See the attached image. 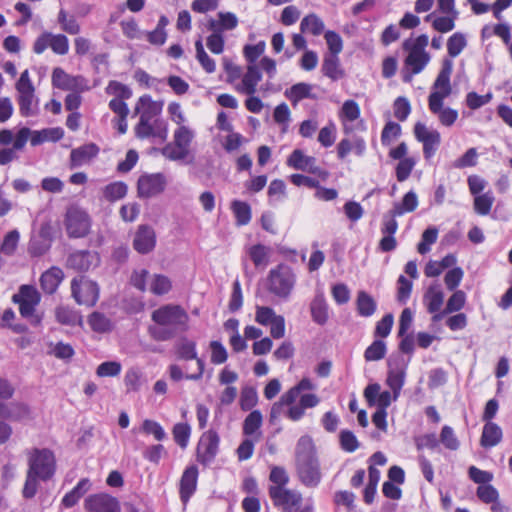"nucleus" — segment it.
<instances>
[{
    "mask_svg": "<svg viewBox=\"0 0 512 512\" xmlns=\"http://www.w3.org/2000/svg\"><path fill=\"white\" fill-rule=\"evenodd\" d=\"M296 470L300 482L308 488H316L322 479L319 459L312 438L301 436L295 448Z\"/></svg>",
    "mask_w": 512,
    "mask_h": 512,
    "instance_id": "obj_1",
    "label": "nucleus"
},
{
    "mask_svg": "<svg viewBox=\"0 0 512 512\" xmlns=\"http://www.w3.org/2000/svg\"><path fill=\"white\" fill-rule=\"evenodd\" d=\"M296 284V274L287 264L280 263L272 268L267 276L268 291L282 300L289 299Z\"/></svg>",
    "mask_w": 512,
    "mask_h": 512,
    "instance_id": "obj_2",
    "label": "nucleus"
},
{
    "mask_svg": "<svg viewBox=\"0 0 512 512\" xmlns=\"http://www.w3.org/2000/svg\"><path fill=\"white\" fill-rule=\"evenodd\" d=\"M151 319L159 326H169L182 332L188 330L189 315L183 307L177 304L160 306L152 312Z\"/></svg>",
    "mask_w": 512,
    "mask_h": 512,
    "instance_id": "obj_3",
    "label": "nucleus"
},
{
    "mask_svg": "<svg viewBox=\"0 0 512 512\" xmlns=\"http://www.w3.org/2000/svg\"><path fill=\"white\" fill-rule=\"evenodd\" d=\"M30 134L31 130L28 127L20 128L16 134L10 129L0 130V145L8 146L12 143V147L0 149V165H7L17 159L16 152L24 149Z\"/></svg>",
    "mask_w": 512,
    "mask_h": 512,
    "instance_id": "obj_4",
    "label": "nucleus"
},
{
    "mask_svg": "<svg viewBox=\"0 0 512 512\" xmlns=\"http://www.w3.org/2000/svg\"><path fill=\"white\" fill-rule=\"evenodd\" d=\"M27 473L39 478L41 481H47L55 473V457L49 449H33L29 454Z\"/></svg>",
    "mask_w": 512,
    "mask_h": 512,
    "instance_id": "obj_5",
    "label": "nucleus"
},
{
    "mask_svg": "<svg viewBox=\"0 0 512 512\" xmlns=\"http://www.w3.org/2000/svg\"><path fill=\"white\" fill-rule=\"evenodd\" d=\"M18 92V105L23 117L35 116L38 113V99L35 97V89L29 78L28 70L22 72L16 83Z\"/></svg>",
    "mask_w": 512,
    "mask_h": 512,
    "instance_id": "obj_6",
    "label": "nucleus"
},
{
    "mask_svg": "<svg viewBox=\"0 0 512 512\" xmlns=\"http://www.w3.org/2000/svg\"><path fill=\"white\" fill-rule=\"evenodd\" d=\"M452 70V60L448 58L443 59L441 70L433 84V91L428 97V102H430L431 106L438 107L439 105H443L445 98L451 94L452 87L450 84V77Z\"/></svg>",
    "mask_w": 512,
    "mask_h": 512,
    "instance_id": "obj_7",
    "label": "nucleus"
},
{
    "mask_svg": "<svg viewBox=\"0 0 512 512\" xmlns=\"http://www.w3.org/2000/svg\"><path fill=\"white\" fill-rule=\"evenodd\" d=\"M71 292L80 305L93 306L99 298V287L96 282L86 276L75 277L71 281Z\"/></svg>",
    "mask_w": 512,
    "mask_h": 512,
    "instance_id": "obj_8",
    "label": "nucleus"
},
{
    "mask_svg": "<svg viewBox=\"0 0 512 512\" xmlns=\"http://www.w3.org/2000/svg\"><path fill=\"white\" fill-rule=\"evenodd\" d=\"M53 87L76 93L90 90L89 80L82 75H70L62 68L56 67L52 72Z\"/></svg>",
    "mask_w": 512,
    "mask_h": 512,
    "instance_id": "obj_9",
    "label": "nucleus"
},
{
    "mask_svg": "<svg viewBox=\"0 0 512 512\" xmlns=\"http://www.w3.org/2000/svg\"><path fill=\"white\" fill-rule=\"evenodd\" d=\"M269 496L273 505L281 508L283 512H294L302 503V495L300 492L280 486H270Z\"/></svg>",
    "mask_w": 512,
    "mask_h": 512,
    "instance_id": "obj_10",
    "label": "nucleus"
},
{
    "mask_svg": "<svg viewBox=\"0 0 512 512\" xmlns=\"http://www.w3.org/2000/svg\"><path fill=\"white\" fill-rule=\"evenodd\" d=\"M91 228L89 215L80 209H69L66 214V230L70 238L85 237Z\"/></svg>",
    "mask_w": 512,
    "mask_h": 512,
    "instance_id": "obj_11",
    "label": "nucleus"
},
{
    "mask_svg": "<svg viewBox=\"0 0 512 512\" xmlns=\"http://www.w3.org/2000/svg\"><path fill=\"white\" fill-rule=\"evenodd\" d=\"M220 438L215 430H208L201 436L197 447V460L204 466L210 465L219 452Z\"/></svg>",
    "mask_w": 512,
    "mask_h": 512,
    "instance_id": "obj_12",
    "label": "nucleus"
},
{
    "mask_svg": "<svg viewBox=\"0 0 512 512\" xmlns=\"http://www.w3.org/2000/svg\"><path fill=\"white\" fill-rule=\"evenodd\" d=\"M167 185L163 173L143 174L137 182V193L140 198H151L161 194Z\"/></svg>",
    "mask_w": 512,
    "mask_h": 512,
    "instance_id": "obj_13",
    "label": "nucleus"
},
{
    "mask_svg": "<svg viewBox=\"0 0 512 512\" xmlns=\"http://www.w3.org/2000/svg\"><path fill=\"white\" fill-rule=\"evenodd\" d=\"M87 512H121L119 500L107 493L89 495L84 501Z\"/></svg>",
    "mask_w": 512,
    "mask_h": 512,
    "instance_id": "obj_14",
    "label": "nucleus"
},
{
    "mask_svg": "<svg viewBox=\"0 0 512 512\" xmlns=\"http://www.w3.org/2000/svg\"><path fill=\"white\" fill-rule=\"evenodd\" d=\"M157 237L153 227L147 224H141L137 227L133 237L134 250L142 255L149 254L156 246Z\"/></svg>",
    "mask_w": 512,
    "mask_h": 512,
    "instance_id": "obj_15",
    "label": "nucleus"
},
{
    "mask_svg": "<svg viewBox=\"0 0 512 512\" xmlns=\"http://www.w3.org/2000/svg\"><path fill=\"white\" fill-rule=\"evenodd\" d=\"M406 371L407 363H404L403 361H388L386 384L393 393L394 401H396L401 394V390L405 384Z\"/></svg>",
    "mask_w": 512,
    "mask_h": 512,
    "instance_id": "obj_16",
    "label": "nucleus"
},
{
    "mask_svg": "<svg viewBox=\"0 0 512 512\" xmlns=\"http://www.w3.org/2000/svg\"><path fill=\"white\" fill-rule=\"evenodd\" d=\"M414 134L416 139L423 143L425 158L433 156L441 141L440 133L437 130H428L425 124L417 122L414 126Z\"/></svg>",
    "mask_w": 512,
    "mask_h": 512,
    "instance_id": "obj_17",
    "label": "nucleus"
},
{
    "mask_svg": "<svg viewBox=\"0 0 512 512\" xmlns=\"http://www.w3.org/2000/svg\"><path fill=\"white\" fill-rule=\"evenodd\" d=\"M134 130L139 139L157 138L165 141L167 138V127L161 119H155L153 122L139 120Z\"/></svg>",
    "mask_w": 512,
    "mask_h": 512,
    "instance_id": "obj_18",
    "label": "nucleus"
},
{
    "mask_svg": "<svg viewBox=\"0 0 512 512\" xmlns=\"http://www.w3.org/2000/svg\"><path fill=\"white\" fill-rule=\"evenodd\" d=\"M316 159L312 156L305 155L301 150L295 149L287 160L288 166L302 171H307L319 176H326L319 166L315 165Z\"/></svg>",
    "mask_w": 512,
    "mask_h": 512,
    "instance_id": "obj_19",
    "label": "nucleus"
},
{
    "mask_svg": "<svg viewBox=\"0 0 512 512\" xmlns=\"http://www.w3.org/2000/svg\"><path fill=\"white\" fill-rule=\"evenodd\" d=\"M99 263L98 253L90 250H78L71 253L67 259V266L77 271H88Z\"/></svg>",
    "mask_w": 512,
    "mask_h": 512,
    "instance_id": "obj_20",
    "label": "nucleus"
},
{
    "mask_svg": "<svg viewBox=\"0 0 512 512\" xmlns=\"http://www.w3.org/2000/svg\"><path fill=\"white\" fill-rule=\"evenodd\" d=\"M381 387L378 383L369 384L364 389V397L369 406H376L377 409L385 410L391 405L393 393L390 391H380Z\"/></svg>",
    "mask_w": 512,
    "mask_h": 512,
    "instance_id": "obj_21",
    "label": "nucleus"
},
{
    "mask_svg": "<svg viewBox=\"0 0 512 512\" xmlns=\"http://www.w3.org/2000/svg\"><path fill=\"white\" fill-rule=\"evenodd\" d=\"M316 385L309 379V378H303L301 379L298 384L290 388L287 392L282 394L280 397L279 402L274 403L271 409V416H274L276 413V410L281 405H291L295 403L296 399L300 396L301 392L303 391H309V390H315Z\"/></svg>",
    "mask_w": 512,
    "mask_h": 512,
    "instance_id": "obj_22",
    "label": "nucleus"
},
{
    "mask_svg": "<svg viewBox=\"0 0 512 512\" xmlns=\"http://www.w3.org/2000/svg\"><path fill=\"white\" fill-rule=\"evenodd\" d=\"M162 111V105L153 101L150 95L141 96L134 108L135 114H140V121L153 122L159 119L158 116Z\"/></svg>",
    "mask_w": 512,
    "mask_h": 512,
    "instance_id": "obj_23",
    "label": "nucleus"
},
{
    "mask_svg": "<svg viewBox=\"0 0 512 512\" xmlns=\"http://www.w3.org/2000/svg\"><path fill=\"white\" fill-rule=\"evenodd\" d=\"M197 480L198 468L195 465L188 466L181 476L179 489L180 498L184 504L190 500L196 491Z\"/></svg>",
    "mask_w": 512,
    "mask_h": 512,
    "instance_id": "obj_24",
    "label": "nucleus"
},
{
    "mask_svg": "<svg viewBox=\"0 0 512 512\" xmlns=\"http://www.w3.org/2000/svg\"><path fill=\"white\" fill-rule=\"evenodd\" d=\"M99 147L95 143L84 144L72 149L70 153V167L77 168L89 163L99 154Z\"/></svg>",
    "mask_w": 512,
    "mask_h": 512,
    "instance_id": "obj_25",
    "label": "nucleus"
},
{
    "mask_svg": "<svg viewBox=\"0 0 512 512\" xmlns=\"http://www.w3.org/2000/svg\"><path fill=\"white\" fill-rule=\"evenodd\" d=\"M238 18L232 12H219L217 19L210 18L207 22V29L210 32H220L234 30L238 26Z\"/></svg>",
    "mask_w": 512,
    "mask_h": 512,
    "instance_id": "obj_26",
    "label": "nucleus"
},
{
    "mask_svg": "<svg viewBox=\"0 0 512 512\" xmlns=\"http://www.w3.org/2000/svg\"><path fill=\"white\" fill-rule=\"evenodd\" d=\"M63 279L64 273L62 269L56 266H52L44 273H42L40 277L41 289L46 294L52 295L56 292Z\"/></svg>",
    "mask_w": 512,
    "mask_h": 512,
    "instance_id": "obj_27",
    "label": "nucleus"
},
{
    "mask_svg": "<svg viewBox=\"0 0 512 512\" xmlns=\"http://www.w3.org/2000/svg\"><path fill=\"white\" fill-rule=\"evenodd\" d=\"M262 79L260 69L256 65H248L242 78V83L236 87L237 91L246 95H253Z\"/></svg>",
    "mask_w": 512,
    "mask_h": 512,
    "instance_id": "obj_28",
    "label": "nucleus"
},
{
    "mask_svg": "<svg viewBox=\"0 0 512 512\" xmlns=\"http://www.w3.org/2000/svg\"><path fill=\"white\" fill-rule=\"evenodd\" d=\"M64 136V130L61 127L45 128L42 130H31L30 144L32 146L41 145L44 142H57Z\"/></svg>",
    "mask_w": 512,
    "mask_h": 512,
    "instance_id": "obj_29",
    "label": "nucleus"
},
{
    "mask_svg": "<svg viewBox=\"0 0 512 512\" xmlns=\"http://www.w3.org/2000/svg\"><path fill=\"white\" fill-rule=\"evenodd\" d=\"M423 302L429 313L438 312L444 302V293L440 286L437 284L429 286L424 293Z\"/></svg>",
    "mask_w": 512,
    "mask_h": 512,
    "instance_id": "obj_30",
    "label": "nucleus"
},
{
    "mask_svg": "<svg viewBox=\"0 0 512 512\" xmlns=\"http://www.w3.org/2000/svg\"><path fill=\"white\" fill-rule=\"evenodd\" d=\"M503 433L500 426L494 422H486L483 426L480 445L483 448H492L502 440Z\"/></svg>",
    "mask_w": 512,
    "mask_h": 512,
    "instance_id": "obj_31",
    "label": "nucleus"
},
{
    "mask_svg": "<svg viewBox=\"0 0 512 512\" xmlns=\"http://www.w3.org/2000/svg\"><path fill=\"white\" fill-rule=\"evenodd\" d=\"M145 383L146 379L140 367L133 366L126 371L124 385L127 393L138 392Z\"/></svg>",
    "mask_w": 512,
    "mask_h": 512,
    "instance_id": "obj_32",
    "label": "nucleus"
},
{
    "mask_svg": "<svg viewBox=\"0 0 512 512\" xmlns=\"http://www.w3.org/2000/svg\"><path fill=\"white\" fill-rule=\"evenodd\" d=\"M311 317L313 321L319 325H324L327 323L329 315H328V305L323 294H317L311 302L310 305Z\"/></svg>",
    "mask_w": 512,
    "mask_h": 512,
    "instance_id": "obj_33",
    "label": "nucleus"
},
{
    "mask_svg": "<svg viewBox=\"0 0 512 512\" xmlns=\"http://www.w3.org/2000/svg\"><path fill=\"white\" fill-rule=\"evenodd\" d=\"M356 310L361 317H371L377 310V302L366 291H359L356 298Z\"/></svg>",
    "mask_w": 512,
    "mask_h": 512,
    "instance_id": "obj_34",
    "label": "nucleus"
},
{
    "mask_svg": "<svg viewBox=\"0 0 512 512\" xmlns=\"http://www.w3.org/2000/svg\"><path fill=\"white\" fill-rule=\"evenodd\" d=\"M91 487L89 479H81L77 485L62 498V504L66 508H71L78 503L80 498L86 494Z\"/></svg>",
    "mask_w": 512,
    "mask_h": 512,
    "instance_id": "obj_35",
    "label": "nucleus"
},
{
    "mask_svg": "<svg viewBox=\"0 0 512 512\" xmlns=\"http://www.w3.org/2000/svg\"><path fill=\"white\" fill-rule=\"evenodd\" d=\"M311 90L312 85L300 82L286 89L284 95L293 105H296L303 99H314L315 97L312 95Z\"/></svg>",
    "mask_w": 512,
    "mask_h": 512,
    "instance_id": "obj_36",
    "label": "nucleus"
},
{
    "mask_svg": "<svg viewBox=\"0 0 512 512\" xmlns=\"http://www.w3.org/2000/svg\"><path fill=\"white\" fill-rule=\"evenodd\" d=\"M324 22L323 20L316 14L311 13L306 15L300 23V31L301 33H308L313 36H319L324 32Z\"/></svg>",
    "mask_w": 512,
    "mask_h": 512,
    "instance_id": "obj_37",
    "label": "nucleus"
},
{
    "mask_svg": "<svg viewBox=\"0 0 512 512\" xmlns=\"http://www.w3.org/2000/svg\"><path fill=\"white\" fill-rule=\"evenodd\" d=\"M271 249L263 244L252 245L248 255L256 268L264 269L269 264Z\"/></svg>",
    "mask_w": 512,
    "mask_h": 512,
    "instance_id": "obj_38",
    "label": "nucleus"
},
{
    "mask_svg": "<svg viewBox=\"0 0 512 512\" xmlns=\"http://www.w3.org/2000/svg\"><path fill=\"white\" fill-rule=\"evenodd\" d=\"M231 210L234 214L237 226H245L251 221V206L247 202L233 200L231 202Z\"/></svg>",
    "mask_w": 512,
    "mask_h": 512,
    "instance_id": "obj_39",
    "label": "nucleus"
},
{
    "mask_svg": "<svg viewBox=\"0 0 512 512\" xmlns=\"http://www.w3.org/2000/svg\"><path fill=\"white\" fill-rule=\"evenodd\" d=\"M323 74L333 81L343 77L344 72L340 68L338 55H326L322 64Z\"/></svg>",
    "mask_w": 512,
    "mask_h": 512,
    "instance_id": "obj_40",
    "label": "nucleus"
},
{
    "mask_svg": "<svg viewBox=\"0 0 512 512\" xmlns=\"http://www.w3.org/2000/svg\"><path fill=\"white\" fill-rule=\"evenodd\" d=\"M418 206V197L414 191L407 192L401 202L393 204L394 215H403L405 213L413 212Z\"/></svg>",
    "mask_w": 512,
    "mask_h": 512,
    "instance_id": "obj_41",
    "label": "nucleus"
},
{
    "mask_svg": "<svg viewBox=\"0 0 512 512\" xmlns=\"http://www.w3.org/2000/svg\"><path fill=\"white\" fill-rule=\"evenodd\" d=\"M405 59V65L410 67L412 74H419L429 63L430 55L428 53H419L416 51H408Z\"/></svg>",
    "mask_w": 512,
    "mask_h": 512,
    "instance_id": "obj_42",
    "label": "nucleus"
},
{
    "mask_svg": "<svg viewBox=\"0 0 512 512\" xmlns=\"http://www.w3.org/2000/svg\"><path fill=\"white\" fill-rule=\"evenodd\" d=\"M12 301L39 304L41 295L34 286L24 284L19 287L18 293L12 296Z\"/></svg>",
    "mask_w": 512,
    "mask_h": 512,
    "instance_id": "obj_43",
    "label": "nucleus"
},
{
    "mask_svg": "<svg viewBox=\"0 0 512 512\" xmlns=\"http://www.w3.org/2000/svg\"><path fill=\"white\" fill-rule=\"evenodd\" d=\"M128 187L122 181L112 182L103 188V197L109 202H115L124 198Z\"/></svg>",
    "mask_w": 512,
    "mask_h": 512,
    "instance_id": "obj_44",
    "label": "nucleus"
},
{
    "mask_svg": "<svg viewBox=\"0 0 512 512\" xmlns=\"http://www.w3.org/2000/svg\"><path fill=\"white\" fill-rule=\"evenodd\" d=\"M428 106L430 111L438 116L440 123L444 126H452L458 118V112L455 109H452L450 107L444 108L443 105L434 107L430 105V102H428Z\"/></svg>",
    "mask_w": 512,
    "mask_h": 512,
    "instance_id": "obj_45",
    "label": "nucleus"
},
{
    "mask_svg": "<svg viewBox=\"0 0 512 512\" xmlns=\"http://www.w3.org/2000/svg\"><path fill=\"white\" fill-rule=\"evenodd\" d=\"M19 305V312L21 316L27 319L32 326H39L43 320V314L36 312V307L39 304L29 302H15Z\"/></svg>",
    "mask_w": 512,
    "mask_h": 512,
    "instance_id": "obj_46",
    "label": "nucleus"
},
{
    "mask_svg": "<svg viewBox=\"0 0 512 512\" xmlns=\"http://www.w3.org/2000/svg\"><path fill=\"white\" fill-rule=\"evenodd\" d=\"M263 417L259 410L250 412L243 422V434L245 436H253L262 426Z\"/></svg>",
    "mask_w": 512,
    "mask_h": 512,
    "instance_id": "obj_47",
    "label": "nucleus"
},
{
    "mask_svg": "<svg viewBox=\"0 0 512 512\" xmlns=\"http://www.w3.org/2000/svg\"><path fill=\"white\" fill-rule=\"evenodd\" d=\"M88 324L91 329L98 333H106L112 330V322L103 313L93 312L88 317Z\"/></svg>",
    "mask_w": 512,
    "mask_h": 512,
    "instance_id": "obj_48",
    "label": "nucleus"
},
{
    "mask_svg": "<svg viewBox=\"0 0 512 512\" xmlns=\"http://www.w3.org/2000/svg\"><path fill=\"white\" fill-rule=\"evenodd\" d=\"M57 21L61 29L70 35H77L80 32V25L76 18L73 15H68L64 9L59 10Z\"/></svg>",
    "mask_w": 512,
    "mask_h": 512,
    "instance_id": "obj_49",
    "label": "nucleus"
},
{
    "mask_svg": "<svg viewBox=\"0 0 512 512\" xmlns=\"http://www.w3.org/2000/svg\"><path fill=\"white\" fill-rule=\"evenodd\" d=\"M196 58L205 72L211 74L216 70L215 61L206 53L202 39L199 38L195 42Z\"/></svg>",
    "mask_w": 512,
    "mask_h": 512,
    "instance_id": "obj_50",
    "label": "nucleus"
},
{
    "mask_svg": "<svg viewBox=\"0 0 512 512\" xmlns=\"http://www.w3.org/2000/svg\"><path fill=\"white\" fill-rule=\"evenodd\" d=\"M387 347L383 340H374L365 350L364 358L366 361H379L385 357Z\"/></svg>",
    "mask_w": 512,
    "mask_h": 512,
    "instance_id": "obj_51",
    "label": "nucleus"
},
{
    "mask_svg": "<svg viewBox=\"0 0 512 512\" xmlns=\"http://www.w3.org/2000/svg\"><path fill=\"white\" fill-rule=\"evenodd\" d=\"M360 113L361 111L358 103L355 100L349 99L343 103L339 111V118L343 122H354L360 117Z\"/></svg>",
    "mask_w": 512,
    "mask_h": 512,
    "instance_id": "obj_52",
    "label": "nucleus"
},
{
    "mask_svg": "<svg viewBox=\"0 0 512 512\" xmlns=\"http://www.w3.org/2000/svg\"><path fill=\"white\" fill-rule=\"evenodd\" d=\"M438 229L434 226L428 227L421 236V241L417 245V251L425 255L431 250V245L437 241Z\"/></svg>",
    "mask_w": 512,
    "mask_h": 512,
    "instance_id": "obj_53",
    "label": "nucleus"
},
{
    "mask_svg": "<svg viewBox=\"0 0 512 512\" xmlns=\"http://www.w3.org/2000/svg\"><path fill=\"white\" fill-rule=\"evenodd\" d=\"M440 443L448 450L455 451L460 447L454 429L451 426L444 425L439 436Z\"/></svg>",
    "mask_w": 512,
    "mask_h": 512,
    "instance_id": "obj_54",
    "label": "nucleus"
},
{
    "mask_svg": "<svg viewBox=\"0 0 512 512\" xmlns=\"http://www.w3.org/2000/svg\"><path fill=\"white\" fill-rule=\"evenodd\" d=\"M177 356L182 360L197 359L196 343L187 338H182L177 345Z\"/></svg>",
    "mask_w": 512,
    "mask_h": 512,
    "instance_id": "obj_55",
    "label": "nucleus"
},
{
    "mask_svg": "<svg viewBox=\"0 0 512 512\" xmlns=\"http://www.w3.org/2000/svg\"><path fill=\"white\" fill-rule=\"evenodd\" d=\"M467 45L465 35L460 32H456L451 35L447 41V50L450 57H457Z\"/></svg>",
    "mask_w": 512,
    "mask_h": 512,
    "instance_id": "obj_56",
    "label": "nucleus"
},
{
    "mask_svg": "<svg viewBox=\"0 0 512 512\" xmlns=\"http://www.w3.org/2000/svg\"><path fill=\"white\" fill-rule=\"evenodd\" d=\"M493 203L494 196L490 192L477 195L474 198V210L479 215H488L491 211Z\"/></svg>",
    "mask_w": 512,
    "mask_h": 512,
    "instance_id": "obj_57",
    "label": "nucleus"
},
{
    "mask_svg": "<svg viewBox=\"0 0 512 512\" xmlns=\"http://www.w3.org/2000/svg\"><path fill=\"white\" fill-rule=\"evenodd\" d=\"M173 438L174 441L181 447L186 448L190 435H191V427L188 423H177L173 427Z\"/></svg>",
    "mask_w": 512,
    "mask_h": 512,
    "instance_id": "obj_58",
    "label": "nucleus"
},
{
    "mask_svg": "<svg viewBox=\"0 0 512 512\" xmlns=\"http://www.w3.org/2000/svg\"><path fill=\"white\" fill-rule=\"evenodd\" d=\"M105 91L109 95H115L120 100H128L132 97V90L125 84L112 80L108 83Z\"/></svg>",
    "mask_w": 512,
    "mask_h": 512,
    "instance_id": "obj_59",
    "label": "nucleus"
},
{
    "mask_svg": "<svg viewBox=\"0 0 512 512\" xmlns=\"http://www.w3.org/2000/svg\"><path fill=\"white\" fill-rule=\"evenodd\" d=\"M339 443H340L341 449L348 453L355 452L360 446V443H359L357 437L350 430H342L340 432Z\"/></svg>",
    "mask_w": 512,
    "mask_h": 512,
    "instance_id": "obj_60",
    "label": "nucleus"
},
{
    "mask_svg": "<svg viewBox=\"0 0 512 512\" xmlns=\"http://www.w3.org/2000/svg\"><path fill=\"white\" fill-rule=\"evenodd\" d=\"M57 322L62 325H75L78 321V314L67 306H59L55 310Z\"/></svg>",
    "mask_w": 512,
    "mask_h": 512,
    "instance_id": "obj_61",
    "label": "nucleus"
},
{
    "mask_svg": "<svg viewBox=\"0 0 512 512\" xmlns=\"http://www.w3.org/2000/svg\"><path fill=\"white\" fill-rule=\"evenodd\" d=\"M192 131L186 126H180L174 132V144L178 145V147L183 148L184 150L189 152L190 144L193 140Z\"/></svg>",
    "mask_w": 512,
    "mask_h": 512,
    "instance_id": "obj_62",
    "label": "nucleus"
},
{
    "mask_svg": "<svg viewBox=\"0 0 512 512\" xmlns=\"http://www.w3.org/2000/svg\"><path fill=\"white\" fill-rule=\"evenodd\" d=\"M141 431L147 435H153L157 441H162L167 437L163 427L158 422L150 419L143 421Z\"/></svg>",
    "mask_w": 512,
    "mask_h": 512,
    "instance_id": "obj_63",
    "label": "nucleus"
},
{
    "mask_svg": "<svg viewBox=\"0 0 512 512\" xmlns=\"http://www.w3.org/2000/svg\"><path fill=\"white\" fill-rule=\"evenodd\" d=\"M122 365L118 361H105L98 365L96 375L98 377H116L121 373Z\"/></svg>",
    "mask_w": 512,
    "mask_h": 512,
    "instance_id": "obj_64",
    "label": "nucleus"
}]
</instances>
